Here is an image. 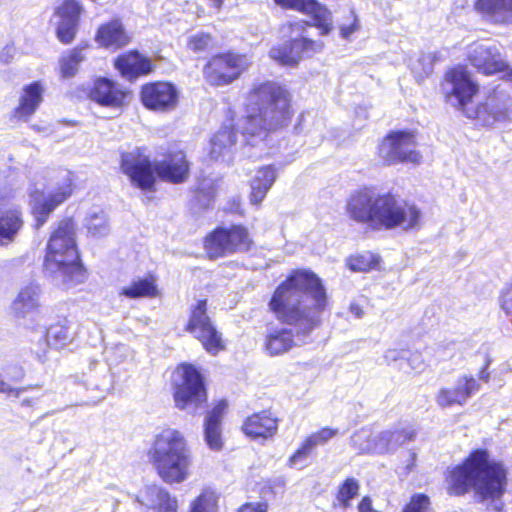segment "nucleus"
<instances>
[{
  "mask_svg": "<svg viewBox=\"0 0 512 512\" xmlns=\"http://www.w3.org/2000/svg\"><path fill=\"white\" fill-rule=\"evenodd\" d=\"M137 501L155 512H177L176 498L165 488L157 485L147 486Z\"/></svg>",
  "mask_w": 512,
  "mask_h": 512,
  "instance_id": "29",
  "label": "nucleus"
},
{
  "mask_svg": "<svg viewBox=\"0 0 512 512\" xmlns=\"http://www.w3.org/2000/svg\"><path fill=\"white\" fill-rule=\"evenodd\" d=\"M41 293V288L36 283L23 286L11 303L12 315L19 320L35 315L40 307Z\"/></svg>",
  "mask_w": 512,
  "mask_h": 512,
  "instance_id": "21",
  "label": "nucleus"
},
{
  "mask_svg": "<svg viewBox=\"0 0 512 512\" xmlns=\"http://www.w3.org/2000/svg\"><path fill=\"white\" fill-rule=\"evenodd\" d=\"M500 306L506 314L512 313V281L507 283L501 290Z\"/></svg>",
  "mask_w": 512,
  "mask_h": 512,
  "instance_id": "51",
  "label": "nucleus"
},
{
  "mask_svg": "<svg viewBox=\"0 0 512 512\" xmlns=\"http://www.w3.org/2000/svg\"><path fill=\"white\" fill-rule=\"evenodd\" d=\"M73 173L63 169L51 179V183L44 190L35 189L30 194V204L32 212L36 219V226H42L49 214L66 199H68L73 189Z\"/></svg>",
  "mask_w": 512,
  "mask_h": 512,
  "instance_id": "8",
  "label": "nucleus"
},
{
  "mask_svg": "<svg viewBox=\"0 0 512 512\" xmlns=\"http://www.w3.org/2000/svg\"><path fill=\"white\" fill-rule=\"evenodd\" d=\"M228 407L225 400H220L206 415L204 422V436L208 447L218 451L223 446L221 434V422Z\"/></svg>",
  "mask_w": 512,
  "mask_h": 512,
  "instance_id": "24",
  "label": "nucleus"
},
{
  "mask_svg": "<svg viewBox=\"0 0 512 512\" xmlns=\"http://www.w3.org/2000/svg\"><path fill=\"white\" fill-rule=\"evenodd\" d=\"M252 239L248 230L241 225L218 227L211 232L204 242L205 251L210 259L246 252L250 249Z\"/></svg>",
  "mask_w": 512,
  "mask_h": 512,
  "instance_id": "10",
  "label": "nucleus"
},
{
  "mask_svg": "<svg viewBox=\"0 0 512 512\" xmlns=\"http://www.w3.org/2000/svg\"><path fill=\"white\" fill-rule=\"evenodd\" d=\"M237 141V134L232 126L224 125L211 139L210 155L214 159L225 156L230 152L232 146Z\"/></svg>",
  "mask_w": 512,
  "mask_h": 512,
  "instance_id": "36",
  "label": "nucleus"
},
{
  "mask_svg": "<svg viewBox=\"0 0 512 512\" xmlns=\"http://www.w3.org/2000/svg\"><path fill=\"white\" fill-rule=\"evenodd\" d=\"M359 29V25L357 23V19L356 17H354V21L352 24L348 25V26H342L340 28V35L342 38L344 39H349V37Z\"/></svg>",
  "mask_w": 512,
  "mask_h": 512,
  "instance_id": "54",
  "label": "nucleus"
},
{
  "mask_svg": "<svg viewBox=\"0 0 512 512\" xmlns=\"http://www.w3.org/2000/svg\"><path fill=\"white\" fill-rule=\"evenodd\" d=\"M419 64L422 65V70L417 71L416 67H413V70L418 74V76H427L429 75L433 70V62H434V56L431 53L423 54L419 60Z\"/></svg>",
  "mask_w": 512,
  "mask_h": 512,
  "instance_id": "52",
  "label": "nucleus"
},
{
  "mask_svg": "<svg viewBox=\"0 0 512 512\" xmlns=\"http://www.w3.org/2000/svg\"><path fill=\"white\" fill-rule=\"evenodd\" d=\"M379 263V257L371 252L351 256L348 259L349 268L352 271L363 272L375 268Z\"/></svg>",
  "mask_w": 512,
  "mask_h": 512,
  "instance_id": "43",
  "label": "nucleus"
},
{
  "mask_svg": "<svg viewBox=\"0 0 512 512\" xmlns=\"http://www.w3.org/2000/svg\"><path fill=\"white\" fill-rule=\"evenodd\" d=\"M375 435L367 428H362L351 437L352 446L359 453H374Z\"/></svg>",
  "mask_w": 512,
  "mask_h": 512,
  "instance_id": "42",
  "label": "nucleus"
},
{
  "mask_svg": "<svg viewBox=\"0 0 512 512\" xmlns=\"http://www.w3.org/2000/svg\"><path fill=\"white\" fill-rule=\"evenodd\" d=\"M115 67L122 76L128 79L146 75L153 70L151 60L137 51L119 56L115 61Z\"/></svg>",
  "mask_w": 512,
  "mask_h": 512,
  "instance_id": "30",
  "label": "nucleus"
},
{
  "mask_svg": "<svg viewBox=\"0 0 512 512\" xmlns=\"http://www.w3.org/2000/svg\"><path fill=\"white\" fill-rule=\"evenodd\" d=\"M403 512H430L429 497L422 493L414 494L403 508Z\"/></svg>",
  "mask_w": 512,
  "mask_h": 512,
  "instance_id": "46",
  "label": "nucleus"
},
{
  "mask_svg": "<svg viewBox=\"0 0 512 512\" xmlns=\"http://www.w3.org/2000/svg\"><path fill=\"white\" fill-rule=\"evenodd\" d=\"M276 170L273 166H265L257 170L251 182L250 200L254 205H259L276 180Z\"/></svg>",
  "mask_w": 512,
  "mask_h": 512,
  "instance_id": "33",
  "label": "nucleus"
},
{
  "mask_svg": "<svg viewBox=\"0 0 512 512\" xmlns=\"http://www.w3.org/2000/svg\"><path fill=\"white\" fill-rule=\"evenodd\" d=\"M121 169L133 185L142 190H152L156 176L173 183L184 181L189 166L182 151L169 154L162 161L151 162L144 149L136 148L122 153Z\"/></svg>",
  "mask_w": 512,
  "mask_h": 512,
  "instance_id": "6",
  "label": "nucleus"
},
{
  "mask_svg": "<svg viewBox=\"0 0 512 512\" xmlns=\"http://www.w3.org/2000/svg\"><path fill=\"white\" fill-rule=\"evenodd\" d=\"M408 354L409 352L406 350L388 349L384 354V358L386 362L390 364L398 361H405Z\"/></svg>",
  "mask_w": 512,
  "mask_h": 512,
  "instance_id": "53",
  "label": "nucleus"
},
{
  "mask_svg": "<svg viewBox=\"0 0 512 512\" xmlns=\"http://www.w3.org/2000/svg\"><path fill=\"white\" fill-rule=\"evenodd\" d=\"M148 457L161 480L180 484L190 475L193 463L191 449L183 434L173 428L163 429L155 436Z\"/></svg>",
  "mask_w": 512,
  "mask_h": 512,
  "instance_id": "7",
  "label": "nucleus"
},
{
  "mask_svg": "<svg viewBox=\"0 0 512 512\" xmlns=\"http://www.w3.org/2000/svg\"><path fill=\"white\" fill-rule=\"evenodd\" d=\"M269 306L277 319L293 326L296 333V340L292 330L286 328H276L267 334L265 349L269 355L276 356L293 345L306 342L309 334L319 326L328 299L316 274L297 270L277 287Z\"/></svg>",
  "mask_w": 512,
  "mask_h": 512,
  "instance_id": "1",
  "label": "nucleus"
},
{
  "mask_svg": "<svg viewBox=\"0 0 512 512\" xmlns=\"http://www.w3.org/2000/svg\"><path fill=\"white\" fill-rule=\"evenodd\" d=\"M349 310L351 314H353L356 318L360 319L363 317L364 312L358 304L351 303Z\"/></svg>",
  "mask_w": 512,
  "mask_h": 512,
  "instance_id": "58",
  "label": "nucleus"
},
{
  "mask_svg": "<svg viewBox=\"0 0 512 512\" xmlns=\"http://www.w3.org/2000/svg\"><path fill=\"white\" fill-rule=\"evenodd\" d=\"M88 233L92 237H103L109 233L107 216L102 210L91 212L86 219Z\"/></svg>",
  "mask_w": 512,
  "mask_h": 512,
  "instance_id": "40",
  "label": "nucleus"
},
{
  "mask_svg": "<svg viewBox=\"0 0 512 512\" xmlns=\"http://www.w3.org/2000/svg\"><path fill=\"white\" fill-rule=\"evenodd\" d=\"M312 26L309 21L304 20H296L288 24L290 36L294 37L288 42L289 49H291L293 53L290 54V56H285V59L297 60V62H299L304 55L322 50V42L313 41L304 36L307 28Z\"/></svg>",
  "mask_w": 512,
  "mask_h": 512,
  "instance_id": "20",
  "label": "nucleus"
},
{
  "mask_svg": "<svg viewBox=\"0 0 512 512\" xmlns=\"http://www.w3.org/2000/svg\"><path fill=\"white\" fill-rule=\"evenodd\" d=\"M475 9L489 22L512 24V0H477Z\"/></svg>",
  "mask_w": 512,
  "mask_h": 512,
  "instance_id": "28",
  "label": "nucleus"
},
{
  "mask_svg": "<svg viewBox=\"0 0 512 512\" xmlns=\"http://www.w3.org/2000/svg\"><path fill=\"white\" fill-rule=\"evenodd\" d=\"M338 434V429H332L329 427L322 428L321 430L309 435L304 442L312 450H315L318 446L326 444L330 439Z\"/></svg>",
  "mask_w": 512,
  "mask_h": 512,
  "instance_id": "45",
  "label": "nucleus"
},
{
  "mask_svg": "<svg viewBox=\"0 0 512 512\" xmlns=\"http://www.w3.org/2000/svg\"><path fill=\"white\" fill-rule=\"evenodd\" d=\"M239 512H266V505L264 504H245L243 505Z\"/></svg>",
  "mask_w": 512,
  "mask_h": 512,
  "instance_id": "56",
  "label": "nucleus"
},
{
  "mask_svg": "<svg viewBox=\"0 0 512 512\" xmlns=\"http://www.w3.org/2000/svg\"><path fill=\"white\" fill-rule=\"evenodd\" d=\"M467 59L469 63L485 75H492L504 71V78L512 84V69L507 64L496 46L484 43H473L468 47Z\"/></svg>",
  "mask_w": 512,
  "mask_h": 512,
  "instance_id": "16",
  "label": "nucleus"
},
{
  "mask_svg": "<svg viewBox=\"0 0 512 512\" xmlns=\"http://www.w3.org/2000/svg\"><path fill=\"white\" fill-rule=\"evenodd\" d=\"M250 64V59L244 54L232 52L218 54L212 57L204 67V76L211 85H228L238 79Z\"/></svg>",
  "mask_w": 512,
  "mask_h": 512,
  "instance_id": "14",
  "label": "nucleus"
},
{
  "mask_svg": "<svg viewBox=\"0 0 512 512\" xmlns=\"http://www.w3.org/2000/svg\"><path fill=\"white\" fill-rule=\"evenodd\" d=\"M490 365V360L487 359L486 360V363H485V366L483 367V369L480 371L479 373V377L480 379L484 380V381H488L489 379V373L487 372V368L488 366Z\"/></svg>",
  "mask_w": 512,
  "mask_h": 512,
  "instance_id": "59",
  "label": "nucleus"
},
{
  "mask_svg": "<svg viewBox=\"0 0 512 512\" xmlns=\"http://www.w3.org/2000/svg\"><path fill=\"white\" fill-rule=\"evenodd\" d=\"M14 51L12 46H6L0 54V60L4 63H8L14 55Z\"/></svg>",
  "mask_w": 512,
  "mask_h": 512,
  "instance_id": "57",
  "label": "nucleus"
},
{
  "mask_svg": "<svg viewBox=\"0 0 512 512\" xmlns=\"http://www.w3.org/2000/svg\"><path fill=\"white\" fill-rule=\"evenodd\" d=\"M441 91L445 102L465 116V111L472 108L469 104L479 92V86L464 67L458 66L445 73Z\"/></svg>",
  "mask_w": 512,
  "mask_h": 512,
  "instance_id": "11",
  "label": "nucleus"
},
{
  "mask_svg": "<svg viewBox=\"0 0 512 512\" xmlns=\"http://www.w3.org/2000/svg\"><path fill=\"white\" fill-rule=\"evenodd\" d=\"M83 51V48H75L62 56L60 60V70L64 78H69L75 75L78 70V65L85 60Z\"/></svg>",
  "mask_w": 512,
  "mask_h": 512,
  "instance_id": "39",
  "label": "nucleus"
},
{
  "mask_svg": "<svg viewBox=\"0 0 512 512\" xmlns=\"http://www.w3.org/2000/svg\"><path fill=\"white\" fill-rule=\"evenodd\" d=\"M211 41L212 37L209 33L198 32L189 37L188 47L196 53L203 52L209 47Z\"/></svg>",
  "mask_w": 512,
  "mask_h": 512,
  "instance_id": "47",
  "label": "nucleus"
},
{
  "mask_svg": "<svg viewBox=\"0 0 512 512\" xmlns=\"http://www.w3.org/2000/svg\"><path fill=\"white\" fill-rule=\"evenodd\" d=\"M242 429L251 438L267 439L276 434L278 419L270 412L263 411L248 417L243 423Z\"/></svg>",
  "mask_w": 512,
  "mask_h": 512,
  "instance_id": "26",
  "label": "nucleus"
},
{
  "mask_svg": "<svg viewBox=\"0 0 512 512\" xmlns=\"http://www.w3.org/2000/svg\"><path fill=\"white\" fill-rule=\"evenodd\" d=\"M360 485L357 479L347 478L340 486L336 495L339 506L346 509L350 506L351 500L354 499L359 492Z\"/></svg>",
  "mask_w": 512,
  "mask_h": 512,
  "instance_id": "41",
  "label": "nucleus"
},
{
  "mask_svg": "<svg viewBox=\"0 0 512 512\" xmlns=\"http://www.w3.org/2000/svg\"><path fill=\"white\" fill-rule=\"evenodd\" d=\"M224 0H209V5L219 11L222 7Z\"/></svg>",
  "mask_w": 512,
  "mask_h": 512,
  "instance_id": "60",
  "label": "nucleus"
},
{
  "mask_svg": "<svg viewBox=\"0 0 512 512\" xmlns=\"http://www.w3.org/2000/svg\"><path fill=\"white\" fill-rule=\"evenodd\" d=\"M44 88L38 81L30 83L23 88L18 106L13 111V116L18 120L27 121L38 109L43 100Z\"/></svg>",
  "mask_w": 512,
  "mask_h": 512,
  "instance_id": "27",
  "label": "nucleus"
},
{
  "mask_svg": "<svg viewBox=\"0 0 512 512\" xmlns=\"http://www.w3.org/2000/svg\"><path fill=\"white\" fill-rule=\"evenodd\" d=\"M119 294L129 299L156 297L158 295L156 279L151 275L134 279L123 286Z\"/></svg>",
  "mask_w": 512,
  "mask_h": 512,
  "instance_id": "34",
  "label": "nucleus"
},
{
  "mask_svg": "<svg viewBox=\"0 0 512 512\" xmlns=\"http://www.w3.org/2000/svg\"><path fill=\"white\" fill-rule=\"evenodd\" d=\"M24 224L18 208L0 211V246L12 243Z\"/></svg>",
  "mask_w": 512,
  "mask_h": 512,
  "instance_id": "31",
  "label": "nucleus"
},
{
  "mask_svg": "<svg viewBox=\"0 0 512 512\" xmlns=\"http://www.w3.org/2000/svg\"><path fill=\"white\" fill-rule=\"evenodd\" d=\"M347 212L353 220L376 230H413L419 228L421 220V211L415 205L373 188L352 193L347 202Z\"/></svg>",
  "mask_w": 512,
  "mask_h": 512,
  "instance_id": "3",
  "label": "nucleus"
},
{
  "mask_svg": "<svg viewBox=\"0 0 512 512\" xmlns=\"http://www.w3.org/2000/svg\"><path fill=\"white\" fill-rule=\"evenodd\" d=\"M24 376L25 372L21 366L17 364L7 365L0 372V393H5L12 397H20L29 390L38 389V386L15 388L13 384L21 381Z\"/></svg>",
  "mask_w": 512,
  "mask_h": 512,
  "instance_id": "32",
  "label": "nucleus"
},
{
  "mask_svg": "<svg viewBox=\"0 0 512 512\" xmlns=\"http://www.w3.org/2000/svg\"><path fill=\"white\" fill-rule=\"evenodd\" d=\"M18 398L20 399L21 406L28 407V408H36L38 406V402L40 399V397H38V396L26 397V396H24V394H22Z\"/></svg>",
  "mask_w": 512,
  "mask_h": 512,
  "instance_id": "55",
  "label": "nucleus"
},
{
  "mask_svg": "<svg viewBox=\"0 0 512 512\" xmlns=\"http://www.w3.org/2000/svg\"><path fill=\"white\" fill-rule=\"evenodd\" d=\"M290 117L289 92L275 82L259 83L248 94L241 134L247 144L258 145L266 140L268 131L286 125Z\"/></svg>",
  "mask_w": 512,
  "mask_h": 512,
  "instance_id": "4",
  "label": "nucleus"
},
{
  "mask_svg": "<svg viewBox=\"0 0 512 512\" xmlns=\"http://www.w3.org/2000/svg\"><path fill=\"white\" fill-rule=\"evenodd\" d=\"M181 381L175 387L174 401L177 408L195 414L207 400L202 376L191 364L179 368Z\"/></svg>",
  "mask_w": 512,
  "mask_h": 512,
  "instance_id": "12",
  "label": "nucleus"
},
{
  "mask_svg": "<svg viewBox=\"0 0 512 512\" xmlns=\"http://www.w3.org/2000/svg\"><path fill=\"white\" fill-rule=\"evenodd\" d=\"M218 501L219 495L214 489L204 488L199 496L192 501L189 512H217Z\"/></svg>",
  "mask_w": 512,
  "mask_h": 512,
  "instance_id": "38",
  "label": "nucleus"
},
{
  "mask_svg": "<svg viewBox=\"0 0 512 512\" xmlns=\"http://www.w3.org/2000/svg\"><path fill=\"white\" fill-rule=\"evenodd\" d=\"M214 197V188L210 180H203L196 191V198L199 204L207 207Z\"/></svg>",
  "mask_w": 512,
  "mask_h": 512,
  "instance_id": "48",
  "label": "nucleus"
},
{
  "mask_svg": "<svg viewBox=\"0 0 512 512\" xmlns=\"http://www.w3.org/2000/svg\"><path fill=\"white\" fill-rule=\"evenodd\" d=\"M313 450L303 441L300 447L289 457L287 466L297 470H303L309 465V458Z\"/></svg>",
  "mask_w": 512,
  "mask_h": 512,
  "instance_id": "44",
  "label": "nucleus"
},
{
  "mask_svg": "<svg viewBox=\"0 0 512 512\" xmlns=\"http://www.w3.org/2000/svg\"><path fill=\"white\" fill-rule=\"evenodd\" d=\"M479 388V383L474 377L464 375L457 378L453 385L440 388L435 401L442 408L463 406Z\"/></svg>",
  "mask_w": 512,
  "mask_h": 512,
  "instance_id": "18",
  "label": "nucleus"
},
{
  "mask_svg": "<svg viewBox=\"0 0 512 512\" xmlns=\"http://www.w3.org/2000/svg\"><path fill=\"white\" fill-rule=\"evenodd\" d=\"M89 95L98 104L112 108L121 107L126 98V92L106 78L97 79Z\"/></svg>",
  "mask_w": 512,
  "mask_h": 512,
  "instance_id": "23",
  "label": "nucleus"
},
{
  "mask_svg": "<svg viewBox=\"0 0 512 512\" xmlns=\"http://www.w3.org/2000/svg\"><path fill=\"white\" fill-rule=\"evenodd\" d=\"M80 12L81 6L76 0H64L58 8L57 37L62 43L68 44L74 39Z\"/></svg>",
  "mask_w": 512,
  "mask_h": 512,
  "instance_id": "22",
  "label": "nucleus"
},
{
  "mask_svg": "<svg viewBox=\"0 0 512 512\" xmlns=\"http://www.w3.org/2000/svg\"><path fill=\"white\" fill-rule=\"evenodd\" d=\"M44 265L46 271L65 289L84 281L86 274L80 263L74 223L71 219L60 221L52 232L47 244Z\"/></svg>",
  "mask_w": 512,
  "mask_h": 512,
  "instance_id": "5",
  "label": "nucleus"
},
{
  "mask_svg": "<svg viewBox=\"0 0 512 512\" xmlns=\"http://www.w3.org/2000/svg\"><path fill=\"white\" fill-rule=\"evenodd\" d=\"M141 100L150 110L169 111L178 103V90L168 82L149 83L142 87Z\"/></svg>",
  "mask_w": 512,
  "mask_h": 512,
  "instance_id": "17",
  "label": "nucleus"
},
{
  "mask_svg": "<svg viewBox=\"0 0 512 512\" xmlns=\"http://www.w3.org/2000/svg\"><path fill=\"white\" fill-rule=\"evenodd\" d=\"M465 117L483 127L506 124L512 119V96L500 85L490 89L476 106L465 111Z\"/></svg>",
  "mask_w": 512,
  "mask_h": 512,
  "instance_id": "9",
  "label": "nucleus"
},
{
  "mask_svg": "<svg viewBox=\"0 0 512 512\" xmlns=\"http://www.w3.org/2000/svg\"><path fill=\"white\" fill-rule=\"evenodd\" d=\"M379 157L388 165L410 163L419 165L422 155L417 151L415 135L409 131H393L380 143Z\"/></svg>",
  "mask_w": 512,
  "mask_h": 512,
  "instance_id": "13",
  "label": "nucleus"
},
{
  "mask_svg": "<svg viewBox=\"0 0 512 512\" xmlns=\"http://www.w3.org/2000/svg\"><path fill=\"white\" fill-rule=\"evenodd\" d=\"M405 361L408 362V365L410 366L411 370L416 373H421L427 368V363L420 352H413L406 356Z\"/></svg>",
  "mask_w": 512,
  "mask_h": 512,
  "instance_id": "50",
  "label": "nucleus"
},
{
  "mask_svg": "<svg viewBox=\"0 0 512 512\" xmlns=\"http://www.w3.org/2000/svg\"><path fill=\"white\" fill-rule=\"evenodd\" d=\"M415 438V431L411 428H394L375 434L374 453L385 454L398 449L406 442Z\"/></svg>",
  "mask_w": 512,
  "mask_h": 512,
  "instance_id": "25",
  "label": "nucleus"
},
{
  "mask_svg": "<svg viewBox=\"0 0 512 512\" xmlns=\"http://www.w3.org/2000/svg\"><path fill=\"white\" fill-rule=\"evenodd\" d=\"M97 41L106 47L119 48L127 44L128 37L122 24L116 20L99 28Z\"/></svg>",
  "mask_w": 512,
  "mask_h": 512,
  "instance_id": "35",
  "label": "nucleus"
},
{
  "mask_svg": "<svg viewBox=\"0 0 512 512\" xmlns=\"http://www.w3.org/2000/svg\"><path fill=\"white\" fill-rule=\"evenodd\" d=\"M186 330L199 339L211 354H217L224 348L220 333L207 315L206 300H198L196 305L192 306Z\"/></svg>",
  "mask_w": 512,
  "mask_h": 512,
  "instance_id": "15",
  "label": "nucleus"
},
{
  "mask_svg": "<svg viewBox=\"0 0 512 512\" xmlns=\"http://www.w3.org/2000/svg\"><path fill=\"white\" fill-rule=\"evenodd\" d=\"M277 5L294 9L310 16L309 21L320 31V35H328L333 29L332 14L315 0H274Z\"/></svg>",
  "mask_w": 512,
  "mask_h": 512,
  "instance_id": "19",
  "label": "nucleus"
},
{
  "mask_svg": "<svg viewBox=\"0 0 512 512\" xmlns=\"http://www.w3.org/2000/svg\"><path fill=\"white\" fill-rule=\"evenodd\" d=\"M445 482L449 495L463 496L473 489L481 501H496L495 508L500 510L507 471L502 463L490 459L487 450L476 449L461 464L448 469Z\"/></svg>",
  "mask_w": 512,
  "mask_h": 512,
  "instance_id": "2",
  "label": "nucleus"
},
{
  "mask_svg": "<svg viewBox=\"0 0 512 512\" xmlns=\"http://www.w3.org/2000/svg\"><path fill=\"white\" fill-rule=\"evenodd\" d=\"M72 339L73 333L66 321L51 325L46 332L47 344L55 349L66 346Z\"/></svg>",
  "mask_w": 512,
  "mask_h": 512,
  "instance_id": "37",
  "label": "nucleus"
},
{
  "mask_svg": "<svg viewBox=\"0 0 512 512\" xmlns=\"http://www.w3.org/2000/svg\"><path fill=\"white\" fill-rule=\"evenodd\" d=\"M292 53V50L289 49V44L285 43L281 46L273 47L270 50V57L283 65H295L296 63H298L297 60L285 59V56H290V54Z\"/></svg>",
  "mask_w": 512,
  "mask_h": 512,
  "instance_id": "49",
  "label": "nucleus"
}]
</instances>
